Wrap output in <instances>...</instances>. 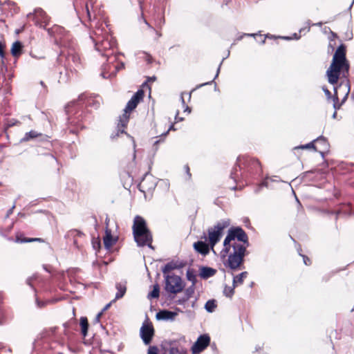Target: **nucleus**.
<instances>
[{"mask_svg":"<svg viewBox=\"0 0 354 354\" xmlns=\"http://www.w3.org/2000/svg\"><path fill=\"white\" fill-rule=\"evenodd\" d=\"M248 245V238L244 230L239 227H232L223 241V248L220 255L225 266L232 270L237 269L243 263Z\"/></svg>","mask_w":354,"mask_h":354,"instance_id":"obj_1","label":"nucleus"},{"mask_svg":"<svg viewBox=\"0 0 354 354\" xmlns=\"http://www.w3.org/2000/svg\"><path fill=\"white\" fill-rule=\"evenodd\" d=\"M348 64L346 59L345 48L340 46L336 50L332 63L326 71L328 82L331 84L337 83L342 75L346 77L348 73Z\"/></svg>","mask_w":354,"mask_h":354,"instance_id":"obj_2","label":"nucleus"},{"mask_svg":"<svg viewBox=\"0 0 354 354\" xmlns=\"http://www.w3.org/2000/svg\"><path fill=\"white\" fill-rule=\"evenodd\" d=\"M132 230L134 240L138 246L147 245L152 248V235L142 217L136 216L134 218Z\"/></svg>","mask_w":354,"mask_h":354,"instance_id":"obj_3","label":"nucleus"},{"mask_svg":"<svg viewBox=\"0 0 354 354\" xmlns=\"http://www.w3.org/2000/svg\"><path fill=\"white\" fill-rule=\"evenodd\" d=\"M91 38L95 43L97 51L101 52L105 56L106 54L113 55L109 53V51L113 50L116 46V41L111 35L106 33V30L97 27L94 30L93 34L91 35Z\"/></svg>","mask_w":354,"mask_h":354,"instance_id":"obj_4","label":"nucleus"},{"mask_svg":"<svg viewBox=\"0 0 354 354\" xmlns=\"http://www.w3.org/2000/svg\"><path fill=\"white\" fill-rule=\"evenodd\" d=\"M144 97V91L138 90L128 102L122 115L120 117L119 122L118 124V133H123L124 129L127 127L129 122L131 112L136 109L138 104L142 100Z\"/></svg>","mask_w":354,"mask_h":354,"instance_id":"obj_5","label":"nucleus"},{"mask_svg":"<svg viewBox=\"0 0 354 354\" xmlns=\"http://www.w3.org/2000/svg\"><path fill=\"white\" fill-rule=\"evenodd\" d=\"M230 225L228 220H224L218 222L216 225L210 227L207 230V236H205L206 241L209 243L211 250L215 253L214 246L221 240L224 234V230Z\"/></svg>","mask_w":354,"mask_h":354,"instance_id":"obj_6","label":"nucleus"},{"mask_svg":"<svg viewBox=\"0 0 354 354\" xmlns=\"http://www.w3.org/2000/svg\"><path fill=\"white\" fill-rule=\"evenodd\" d=\"M107 63L102 66L101 76L103 78H111L116 75V73L124 67L122 62L116 63L117 57L115 55L106 54Z\"/></svg>","mask_w":354,"mask_h":354,"instance_id":"obj_7","label":"nucleus"},{"mask_svg":"<svg viewBox=\"0 0 354 354\" xmlns=\"http://www.w3.org/2000/svg\"><path fill=\"white\" fill-rule=\"evenodd\" d=\"M165 289L171 293H178L182 291L184 284L181 278L176 275H167L165 277Z\"/></svg>","mask_w":354,"mask_h":354,"instance_id":"obj_8","label":"nucleus"},{"mask_svg":"<svg viewBox=\"0 0 354 354\" xmlns=\"http://www.w3.org/2000/svg\"><path fill=\"white\" fill-rule=\"evenodd\" d=\"M28 17L35 21V24L46 28L49 24V18L41 9L35 10L32 14L28 15Z\"/></svg>","mask_w":354,"mask_h":354,"instance_id":"obj_9","label":"nucleus"},{"mask_svg":"<svg viewBox=\"0 0 354 354\" xmlns=\"http://www.w3.org/2000/svg\"><path fill=\"white\" fill-rule=\"evenodd\" d=\"M210 338L207 335H201L192 347L194 354H198L203 351L209 344Z\"/></svg>","mask_w":354,"mask_h":354,"instance_id":"obj_10","label":"nucleus"},{"mask_svg":"<svg viewBox=\"0 0 354 354\" xmlns=\"http://www.w3.org/2000/svg\"><path fill=\"white\" fill-rule=\"evenodd\" d=\"M153 327L152 324L144 323L140 328V336L145 344H149L153 335Z\"/></svg>","mask_w":354,"mask_h":354,"instance_id":"obj_11","label":"nucleus"},{"mask_svg":"<svg viewBox=\"0 0 354 354\" xmlns=\"http://www.w3.org/2000/svg\"><path fill=\"white\" fill-rule=\"evenodd\" d=\"M118 236H113L111 234V230L108 228V227L105 229V234L103 237V242L105 248L107 250H110L111 248L117 243Z\"/></svg>","mask_w":354,"mask_h":354,"instance_id":"obj_12","label":"nucleus"},{"mask_svg":"<svg viewBox=\"0 0 354 354\" xmlns=\"http://www.w3.org/2000/svg\"><path fill=\"white\" fill-rule=\"evenodd\" d=\"M14 226V222L8 226L5 230H3L0 227V235L8 240L9 241H12L17 243H22V233L20 232H16L15 239L12 237H9L6 234V232H9L12 230Z\"/></svg>","mask_w":354,"mask_h":354,"instance_id":"obj_13","label":"nucleus"},{"mask_svg":"<svg viewBox=\"0 0 354 354\" xmlns=\"http://www.w3.org/2000/svg\"><path fill=\"white\" fill-rule=\"evenodd\" d=\"M66 62L71 68L75 69L80 64V58L73 49H70L66 54Z\"/></svg>","mask_w":354,"mask_h":354,"instance_id":"obj_14","label":"nucleus"},{"mask_svg":"<svg viewBox=\"0 0 354 354\" xmlns=\"http://www.w3.org/2000/svg\"><path fill=\"white\" fill-rule=\"evenodd\" d=\"M10 54L15 58V62L19 58L21 55L22 54V41L19 40H16L12 44L10 48Z\"/></svg>","mask_w":354,"mask_h":354,"instance_id":"obj_15","label":"nucleus"},{"mask_svg":"<svg viewBox=\"0 0 354 354\" xmlns=\"http://www.w3.org/2000/svg\"><path fill=\"white\" fill-rule=\"evenodd\" d=\"M51 32L54 35L55 39L57 41H59V42L62 45L65 44V41L64 39V37L66 33V30L63 27L59 26H54L51 28Z\"/></svg>","mask_w":354,"mask_h":354,"instance_id":"obj_16","label":"nucleus"},{"mask_svg":"<svg viewBox=\"0 0 354 354\" xmlns=\"http://www.w3.org/2000/svg\"><path fill=\"white\" fill-rule=\"evenodd\" d=\"M178 315V313L167 310H160L156 313V319L158 320L173 321Z\"/></svg>","mask_w":354,"mask_h":354,"instance_id":"obj_17","label":"nucleus"},{"mask_svg":"<svg viewBox=\"0 0 354 354\" xmlns=\"http://www.w3.org/2000/svg\"><path fill=\"white\" fill-rule=\"evenodd\" d=\"M152 180L151 176H146L139 185L140 189L145 192V189L151 190L154 189L156 183Z\"/></svg>","mask_w":354,"mask_h":354,"instance_id":"obj_18","label":"nucleus"},{"mask_svg":"<svg viewBox=\"0 0 354 354\" xmlns=\"http://www.w3.org/2000/svg\"><path fill=\"white\" fill-rule=\"evenodd\" d=\"M185 266V263L179 261H172L167 263L162 269V272L165 274L171 270L180 269Z\"/></svg>","mask_w":354,"mask_h":354,"instance_id":"obj_19","label":"nucleus"},{"mask_svg":"<svg viewBox=\"0 0 354 354\" xmlns=\"http://www.w3.org/2000/svg\"><path fill=\"white\" fill-rule=\"evenodd\" d=\"M194 248L198 253L206 255L209 253V250L211 249L210 245L208 243H206L204 241H199L196 243H194Z\"/></svg>","mask_w":354,"mask_h":354,"instance_id":"obj_20","label":"nucleus"},{"mask_svg":"<svg viewBox=\"0 0 354 354\" xmlns=\"http://www.w3.org/2000/svg\"><path fill=\"white\" fill-rule=\"evenodd\" d=\"M216 272V270L212 268L203 267L200 271V276L201 278L207 279L209 277L214 276Z\"/></svg>","mask_w":354,"mask_h":354,"instance_id":"obj_21","label":"nucleus"},{"mask_svg":"<svg viewBox=\"0 0 354 354\" xmlns=\"http://www.w3.org/2000/svg\"><path fill=\"white\" fill-rule=\"evenodd\" d=\"M248 272H243L241 274L234 277L233 279V286L236 287L237 286H239L243 283L244 279L247 277Z\"/></svg>","mask_w":354,"mask_h":354,"instance_id":"obj_22","label":"nucleus"},{"mask_svg":"<svg viewBox=\"0 0 354 354\" xmlns=\"http://www.w3.org/2000/svg\"><path fill=\"white\" fill-rule=\"evenodd\" d=\"M116 289L118 292L115 295V300L120 299L124 296L126 292V286L123 283H118L116 285Z\"/></svg>","mask_w":354,"mask_h":354,"instance_id":"obj_23","label":"nucleus"},{"mask_svg":"<svg viewBox=\"0 0 354 354\" xmlns=\"http://www.w3.org/2000/svg\"><path fill=\"white\" fill-rule=\"evenodd\" d=\"M80 326L82 328V334L84 337H86L87 335V330L88 327L87 318L85 317H82L80 318Z\"/></svg>","mask_w":354,"mask_h":354,"instance_id":"obj_24","label":"nucleus"},{"mask_svg":"<svg viewBox=\"0 0 354 354\" xmlns=\"http://www.w3.org/2000/svg\"><path fill=\"white\" fill-rule=\"evenodd\" d=\"M147 354H158L157 347L150 346L148 349ZM169 354H183V353L179 352L178 349L172 348L170 349Z\"/></svg>","mask_w":354,"mask_h":354,"instance_id":"obj_25","label":"nucleus"},{"mask_svg":"<svg viewBox=\"0 0 354 354\" xmlns=\"http://www.w3.org/2000/svg\"><path fill=\"white\" fill-rule=\"evenodd\" d=\"M194 293V286H192L189 288H187L185 291V297L182 299V301H180V303H183L186 301H187L189 299H190Z\"/></svg>","mask_w":354,"mask_h":354,"instance_id":"obj_26","label":"nucleus"},{"mask_svg":"<svg viewBox=\"0 0 354 354\" xmlns=\"http://www.w3.org/2000/svg\"><path fill=\"white\" fill-rule=\"evenodd\" d=\"M216 307V303L214 300H209L206 302L205 305V308L207 312L212 313L213 312Z\"/></svg>","mask_w":354,"mask_h":354,"instance_id":"obj_27","label":"nucleus"},{"mask_svg":"<svg viewBox=\"0 0 354 354\" xmlns=\"http://www.w3.org/2000/svg\"><path fill=\"white\" fill-rule=\"evenodd\" d=\"M159 286L158 285L153 286V290L148 295L149 298H158L159 297Z\"/></svg>","mask_w":354,"mask_h":354,"instance_id":"obj_28","label":"nucleus"},{"mask_svg":"<svg viewBox=\"0 0 354 354\" xmlns=\"http://www.w3.org/2000/svg\"><path fill=\"white\" fill-rule=\"evenodd\" d=\"M235 287L225 286L223 290V293L226 297H232L234 293V288Z\"/></svg>","mask_w":354,"mask_h":354,"instance_id":"obj_29","label":"nucleus"},{"mask_svg":"<svg viewBox=\"0 0 354 354\" xmlns=\"http://www.w3.org/2000/svg\"><path fill=\"white\" fill-rule=\"evenodd\" d=\"M40 134L37 133L36 131H30L29 133H27L25 136L24 137V140H29L32 138H37V136H39Z\"/></svg>","mask_w":354,"mask_h":354,"instance_id":"obj_30","label":"nucleus"},{"mask_svg":"<svg viewBox=\"0 0 354 354\" xmlns=\"http://www.w3.org/2000/svg\"><path fill=\"white\" fill-rule=\"evenodd\" d=\"M5 45L0 41V58L3 64H5L6 53L4 51Z\"/></svg>","mask_w":354,"mask_h":354,"instance_id":"obj_31","label":"nucleus"},{"mask_svg":"<svg viewBox=\"0 0 354 354\" xmlns=\"http://www.w3.org/2000/svg\"><path fill=\"white\" fill-rule=\"evenodd\" d=\"M92 245L94 250H98L101 247L100 239L97 238H93L92 240Z\"/></svg>","mask_w":354,"mask_h":354,"instance_id":"obj_32","label":"nucleus"},{"mask_svg":"<svg viewBox=\"0 0 354 354\" xmlns=\"http://www.w3.org/2000/svg\"><path fill=\"white\" fill-rule=\"evenodd\" d=\"M314 142L317 143H321L324 146V149H328V142L325 138L324 137H319L314 140Z\"/></svg>","mask_w":354,"mask_h":354,"instance_id":"obj_33","label":"nucleus"},{"mask_svg":"<svg viewBox=\"0 0 354 354\" xmlns=\"http://www.w3.org/2000/svg\"><path fill=\"white\" fill-rule=\"evenodd\" d=\"M23 241L24 243H30V242H32V241H42V239H39V238H33V239H30V238H25L24 237V239H23Z\"/></svg>","mask_w":354,"mask_h":354,"instance_id":"obj_34","label":"nucleus"},{"mask_svg":"<svg viewBox=\"0 0 354 354\" xmlns=\"http://www.w3.org/2000/svg\"><path fill=\"white\" fill-rule=\"evenodd\" d=\"M315 142L313 141V142H310V143H308L307 145L300 146L298 148H301V149H311V148H313V149H315V147L314 145Z\"/></svg>","mask_w":354,"mask_h":354,"instance_id":"obj_35","label":"nucleus"},{"mask_svg":"<svg viewBox=\"0 0 354 354\" xmlns=\"http://www.w3.org/2000/svg\"><path fill=\"white\" fill-rule=\"evenodd\" d=\"M15 205L14 204V205H13L10 208H9V209L7 210L6 214V215L4 216V219L8 218L10 216V215L11 214H12V212H13V209H14V208H15Z\"/></svg>","mask_w":354,"mask_h":354,"instance_id":"obj_36","label":"nucleus"},{"mask_svg":"<svg viewBox=\"0 0 354 354\" xmlns=\"http://www.w3.org/2000/svg\"><path fill=\"white\" fill-rule=\"evenodd\" d=\"M75 102H71L70 103H68V104L67 105V106L66 107V112L67 113H69L70 112V109L75 104Z\"/></svg>","mask_w":354,"mask_h":354,"instance_id":"obj_37","label":"nucleus"},{"mask_svg":"<svg viewBox=\"0 0 354 354\" xmlns=\"http://www.w3.org/2000/svg\"><path fill=\"white\" fill-rule=\"evenodd\" d=\"M70 234H71L72 236H76V235H80L81 236L82 234L77 231V230H72L69 232Z\"/></svg>","mask_w":354,"mask_h":354,"instance_id":"obj_38","label":"nucleus"},{"mask_svg":"<svg viewBox=\"0 0 354 354\" xmlns=\"http://www.w3.org/2000/svg\"><path fill=\"white\" fill-rule=\"evenodd\" d=\"M234 170H235L234 171L232 172V174H231V177H232V178H233L234 180H236V178L238 177V174H236L237 169H236V168H235V169H234Z\"/></svg>","mask_w":354,"mask_h":354,"instance_id":"obj_39","label":"nucleus"},{"mask_svg":"<svg viewBox=\"0 0 354 354\" xmlns=\"http://www.w3.org/2000/svg\"><path fill=\"white\" fill-rule=\"evenodd\" d=\"M36 303H37V306L39 308L44 307L45 306V304H46V302H40L37 298H36Z\"/></svg>","mask_w":354,"mask_h":354,"instance_id":"obj_40","label":"nucleus"},{"mask_svg":"<svg viewBox=\"0 0 354 354\" xmlns=\"http://www.w3.org/2000/svg\"><path fill=\"white\" fill-rule=\"evenodd\" d=\"M303 258H304V262L306 265H309L310 264V259L306 257V256H303Z\"/></svg>","mask_w":354,"mask_h":354,"instance_id":"obj_41","label":"nucleus"},{"mask_svg":"<svg viewBox=\"0 0 354 354\" xmlns=\"http://www.w3.org/2000/svg\"><path fill=\"white\" fill-rule=\"evenodd\" d=\"M111 303H109V304H106V305L104 307V308L102 310V311L104 313V311H106V310H108V309L109 308V307L111 306Z\"/></svg>","mask_w":354,"mask_h":354,"instance_id":"obj_42","label":"nucleus"},{"mask_svg":"<svg viewBox=\"0 0 354 354\" xmlns=\"http://www.w3.org/2000/svg\"><path fill=\"white\" fill-rule=\"evenodd\" d=\"M323 90H324L325 94L329 97L330 95V92L327 88H323Z\"/></svg>","mask_w":354,"mask_h":354,"instance_id":"obj_43","label":"nucleus"},{"mask_svg":"<svg viewBox=\"0 0 354 354\" xmlns=\"http://www.w3.org/2000/svg\"><path fill=\"white\" fill-rule=\"evenodd\" d=\"M102 314H103V312H102V311H101V312H100V313L97 315V316H96V321H97V322H99V321H100V319L101 316L102 315Z\"/></svg>","mask_w":354,"mask_h":354,"instance_id":"obj_44","label":"nucleus"},{"mask_svg":"<svg viewBox=\"0 0 354 354\" xmlns=\"http://www.w3.org/2000/svg\"><path fill=\"white\" fill-rule=\"evenodd\" d=\"M309 30H310V26H308V27L307 28L300 29L299 32L301 33L304 31L308 32Z\"/></svg>","mask_w":354,"mask_h":354,"instance_id":"obj_45","label":"nucleus"},{"mask_svg":"<svg viewBox=\"0 0 354 354\" xmlns=\"http://www.w3.org/2000/svg\"><path fill=\"white\" fill-rule=\"evenodd\" d=\"M15 32H16V34H19V33H20V32H22V26H21V27H19V28H17V29L15 30Z\"/></svg>","mask_w":354,"mask_h":354,"instance_id":"obj_46","label":"nucleus"},{"mask_svg":"<svg viewBox=\"0 0 354 354\" xmlns=\"http://www.w3.org/2000/svg\"><path fill=\"white\" fill-rule=\"evenodd\" d=\"M84 100V95H82L79 97V100L78 101H83Z\"/></svg>","mask_w":354,"mask_h":354,"instance_id":"obj_47","label":"nucleus"},{"mask_svg":"<svg viewBox=\"0 0 354 354\" xmlns=\"http://www.w3.org/2000/svg\"><path fill=\"white\" fill-rule=\"evenodd\" d=\"M86 10H87V14H88V17L91 18L90 12L88 10V5H86Z\"/></svg>","mask_w":354,"mask_h":354,"instance_id":"obj_48","label":"nucleus"},{"mask_svg":"<svg viewBox=\"0 0 354 354\" xmlns=\"http://www.w3.org/2000/svg\"><path fill=\"white\" fill-rule=\"evenodd\" d=\"M16 122H17V121H16L15 122H11V123H9V124H8V126H9V127H12V126L15 125Z\"/></svg>","mask_w":354,"mask_h":354,"instance_id":"obj_49","label":"nucleus"},{"mask_svg":"<svg viewBox=\"0 0 354 354\" xmlns=\"http://www.w3.org/2000/svg\"><path fill=\"white\" fill-rule=\"evenodd\" d=\"M171 129H174V128H173V125H171V126L170 127V128L168 129V131L166 132V133H165V135H167V133H168V131H170V130H171Z\"/></svg>","mask_w":354,"mask_h":354,"instance_id":"obj_50","label":"nucleus"},{"mask_svg":"<svg viewBox=\"0 0 354 354\" xmlns=\"http://www.w3.org/2000/svg\"><path fill=\"white\" fill-rule=\"evenodd\" d=\"M219 71H220V66L218 67V68L217 70V73H216V77H217L218 75Z\"/></svg>","mask_w":354,"mask_h":354,"instance_id":"obj_51","label":"nucleus"},{"mask_svg":"<svg viewBox=\"0 0 354 354\" xmlns=\"http://www.w3.org/2000/svg\"><path fill=\"white\" fill-rule=\"evenodd\" d=\"M266 182H263L261 184V186H266Z\"/></svg>","mask_w":354,"mask_h":354,"instance_id":"obj_52","label":"nucleus"},{"mask_svg":"<svg viewBox=\"0 0 354 354\" xmlns=\"http://www.w3.org/2000/svg\"><path fill=\"white\" fill-rule=\"evenodd\" d=\"M322 24L321 22H319V23L315 24V25H316V26H322Z\"/></svg>","mask_w":354,"mask_h":354,"instance_id":"obj_53","label":"nucleus"},{"mask_svg":"<svg viewBox=\"0 0 354 354\" xmlns=\"http://www.w3.org/2000/svg\"><path fill=\"white\" fill-rule=\"evenodd\" d=\"M294 37H295V39H299V37H297V34H296V33L294 35Z\"/></svg>","mask_w":354,"mask_h":354,"instance_id":"obj_54","label":"nucleus"},{"mask_svg":"<svg viewBox=\"0 0 354 354\" xmlns=\"http://www.w3.org/2000/svg\"><path fill=\"white\" fill-rule=\"evenodd\" d=\"M187 278H188V279L191 280V277L189 275V272H187Z\"/></svg>","mask_w":354,"mask_h":354,"instance_id":"obj_55","label":"nucleus"},{"mask_svg":"<svg viewBox=\"0 0 354 354\" xmlns=\"http://www.w3.org/2000/svg\"><path fill=\"white\" fill-rule=\"evenodd\" d=\"M255 163L257 165H259V162L257 160L255 161Z\"/></svg>","mask_w":354,"mask_h":354,"instance_id":"obj_56","label":"nucleus"},{"mask_svg":"<svg viewBox=\"0 0 354 354\" xmlns=\"http://www.w3.org/2000/svg\"><path fill=\"white\" fill-rule=\"evenodd\" d=\"M19 143L22 142V138L19 139Z\"/></svg>","mask_w":354,"mask_h":354,"instance_id":"obj_57","label":"nucleus"},{"mask_svg":"<svg viewBox=\"0 0 354 354\" xmlns=\"http://www.w3.org/2000/svg\"><path fill=\"white\" fill-rule=\"evenodd\" d=\"M27 283H28V285L31 286V285H30V282H29V280H27Z\"/></svg>","mask_w":354,"mask_h":354,"instance_id":"obj_58","label":"nucleus"},{"mask_svg":"<svg viewBox=\"0 0 354 354\" xmlns=\"http://www.w3.org/2000/svg\"><path fill=\"white\" fill-rule=\"evenodd\" d=\"M186 110H188L189 113L190 112L189 107H187Z\"/></svg>","mask_w":354,"mask_h":354,"instance_id":"obj_59","label":"nucleus"},{"mask_svg":"<svg viewBox=\"0 0 354 354\" xmlns=\"http://www.w3.org/2000/svg\"><path fill=\"white\" fill-rule=\"evenodd\" d=\"M181 99H182L183 102L184 103V99H183V96H181Z\"/></svg>","mask_w":354,"mask_h":354,"instance_id":"obj_60","label":"nucleus"},{"mask_svg":"<svg viewBox=\"0 0 354 354\" xmlns=\"http://www.w3.org/2000/svg\"><path fill=\"white\" fill-rule=\"evenodd\" d=\"M186 169H187V172H189V167H186Z\"/></svg>","mask_w":354,"mask_h":354,"instance_id":"obj_61","label":"nucleus"},{"mask_svg":"<svg viewBox=\"0 0 354 354\" xmlns=\"http://www.w3.org/2000/svg\"><path fill=\"white\" fill-rule=\"evenodd\" d=\"M138 1H139V3L141 4V3H142L141 0H138Z\"/></svg>","mask_w":354,"mask_h":354,"instance_id":"obj_62","label":"nucleus"},{"mask_svg":"<svg viewBox=\"0 0 354 354\" xmlns=\"http://www.w3.org/2000/svg\"><path fill=\"white\" fill-rule=\"evenodd\" d=\"M353 2H354V0L353 1L352 4L353 3Z\"/></svg>","mask_w":354,"mask_h":354,"instance_id":"obj_63","label":"nucleus"},{"mask_svg":"<svg viewBox=\"0 0 354 354\" xmlns=\"http://www.w3.org/2000/svg\"><path fill=\"white\" fill-rule=\"evenodd\" d=\"M1 185V183H0V185Z\"/></svg>","mask_w":354,"mask_h":354,"instance_id":"obj_64","label":"nucleus"}]
</instances>
